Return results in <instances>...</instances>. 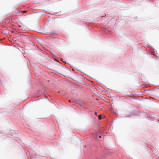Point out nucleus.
<instances>
[{
  "mask_svg": "<svg viewBox=\"0 0 159 159\" xmlns=\"http://www.w3.org/2000/svg\"><path fill=\"white\" fill-rule=\"evenodd\" d=\"M56 71L58 73L63 75H66L68 70L66 68L61 66H58L57 68Z\"/></svg>",
  "mask_w": 159,
  "mask_h": 159,
  "instance_id": "f257e3e1",
  "label": "nucleus"
},
{
  "mask_svg": "<svg viewBox=\"0 0 159 159\" xmlns=\"http://www.w3.org/2000/svg\"><path fill=\"white\" fill-rule=\"evenodd\" d=\"M98 118L99 120H101L102 119V115H100L98 116Z\"/></svg>",
  "mask_w": 159,
  "mask_h": 159,
  "instance_id": "f03ea898",
  "label": "nucleus"
},
{
  "mask_svg": "<svg viewBox=\"0 0 159 159\" xmlns=\"http://www.w3.org/2000/svg\"><path fill=\"white\" fill-rule=\"evenodd\" d=\"M95 115L97 116V113L96 112H95Z\"/></svg>",
  "mask_w": 159,
  "mask_h": 159,
  "instance_id": "7ed1b4c3",
  "label": "nucleus"
},
{
  "mask_svg": "<svg viewBox=\"0 0 159 159\" xmlns=\"http://www.w3.org/2000/svg\"><path fill=\"white\" fill-rule=\"evenodd\" d=\"M26 12V11H23V12H22V13H24V12Z\"/></svg>",
  "mask_w": 159,
  "mask_h": 159,
  "instance_id": "20e7f679",
  "label": "nucleus"
},
{
  "mask_svg": "<svg viewBox=\"0 0 159 159\" xmlns=\"http://www.w3.org/2000/svg\"><path fill=\"white\" fill-rule=\"evenodd\" d=\"M61 60L62 61H63V59H61Z\"/></svg>",
  "mask_w": 159,
  "mask_h": 159,
  "instance_id": "39448f33",
  "label": "nucleus"
},
{
  "mask_svg": "<svg viewBox=\"0 0 159 159\" xmlns=\"http://www.w3.org/2000/svg\"><path fill=\"white\" fill-rule=\"evenodd\" d=\"M20 13V11H18V12H17V13Z\"/></svg>",
  "mask_w": 159,
  "mask_h": 159,
  "instance_id": "423d86ee",
  "label": "nucleus"
},
{
  "mask_svg": "<svg viewBox=\"0 0 159 159\" xmlns=\"http://www.w3.org/2000/svg\"><path fill=\"white\" fill-rule=\"evenodd\" d=\"M69 101L70 102V100H69Z\"/></svg>",
  "mask_w": 159,
  "mask_h": 159,
  "instance_id": "0eeeda50",
  "label": "nucleus"
},
{
  "mask_svg": "<svg viewBox=\"0 0 159 159\" xmlns=\"http://www.w3.org/2000/svg\"><path fill=\"white\" fill-rule=\"evenodd\" d=\"M99 137L101 138V136H99Z\"/></svg>",
  "mask_w": 159,
  "mask_h": 159,
  "instance_id": "6e6552de",
  "label": "nucleus"
}]
</instances>
